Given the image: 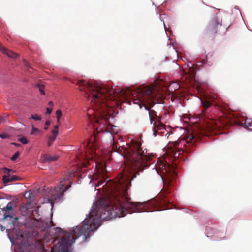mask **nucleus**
<instances>
[{
    "mask_svg": "<svg viewBox=\"0 0 252 252\" xmlns=\"http://www.w3.org/2000/svg\"><path fill=\"white\" fill-rule=\"evenodd\" d=\"M59 125L60 124H58L56 126H54V129L52 131V133L53 134V135L57 136V134H58V128Z\"/></svg>",
    "mask_w": 252,
    "mask_h": 252,
    "instance_id": "4be33fe9",
    "label": "nucleus"
},
{
    "mask_svg": "<svg viewBox=\"0 0 252 252\" xmlns=\"http://www.w3.org/2000/svg\"><path fill=\"white\" fill-rule=\"evenodd\" d=\"M26 226L29 227L36 228L43 230L44 223L41 220L32 218L26 222Z\"/></svg>",
    "mask_w": 252,
    "mask_h": 252,
    "instance_id": "9b49d317",
    "label": "nucleus"
},
{
    "mask_svg": "<svg viewBox=\"0 0 252 252\" xmlns=\"http://www.w3.org/2000/svg\"><path fill=\"white\" fill-rule=\"evenodd\" d=\"M56 138L57 136L54 135L50 136L48 137L47 144L49 147L51 146L52 145L53 143L56 140Z\"/></svg>",
    "mask_w": 252,
    "mask_h": 252,
    "instance_id": "a211bd4d",
    "label": "nucleus"
},
{
    "mask_svg": "<svg viewBox=\"0 0 252 252\" xmlns=\"http://www.w3.org/2000/svg\"><path fill=\"white\" fill-rule=\"evenodd\" d=\"M12 144L16 146H19L20 145L19 144L16 143H13Z\"/></svg>",
    "mask_w": 252,
    "mask_h": 252,
    "instance_id": "473e14b6",
    "label": "nucleus"
},
{
    "mask_svg": "<svg viewBox=\"0 0 252 252\" xmlns=\"http://www.w3.org/2000/svg\"><path fill=\"white\" fill-rule=\"evenodd\" d=\"M238 125L243 126L244 127L249 130H252V122H249L247 120H245L244 123H239Z\"/></svg>",
    "mask_w": 252,
    "mask_h": 252,
    "instance_id": "4468645a",
    "label": "nucleus"
},
{
    "mask_svg": "<svg viewBox=\"0 0 252 252\" xmlns=\"http://www.w3.org/2000/svg\"><path fill=\"white\" fill-rule=\"evenodd\" d=\"M59 158L58 155H50L49 154H45L43 155V161L44 162H51L56 161Z\"/></svg>",
    "mask_w": 252,
    "mask_h": 252,
    "instance_id": "f8f14e48",
    "label": "nucleus"
},
{
    "mask_svg": "<svg viewBox=\"0 0 252 252\" xmlns=\"http://www.w3.org/2000/svg\"><path fill=\"white\" fill-rule=\"evenodd\" d=\"M3 54H6L8 57H10V58H17L18 57V55L13 52V51H11L10 50H9L8 49H7V48H6V51L5 53H2Z\"/></svg>",
    "mask_w": 252,
    "mask_h": 252,
    "instance_id": "2eb2a0df",
    "label": "nucleus"
},
{
    "mask_svg": "<svg viewBox=\"0 0 252 252\" xmlns=\"http://www.w3.org/2000/svg\"><path fill=\"white\" fill-rule=\"evenodd\" d=\"M201 102L204 109L201 115L204 124L202 126L199 125L197 130L194 129L192 132L188 133V136L184 139L173 142L174 148L170 150V153L175 160L182 158L183 156L181 155L184 153H188L194 143L201 139L202 136H208L207 131L214 130L220 127L216 120L209 118L206 115L208 109L211 105L216 106L222 112L227 110V107L220 102L217 95L215 94H210L205 98L201 99Z\"/></svg>",
    "mask_w": 252,
    "mask_h": 252,
    "instance_id": "f03ea898",
    "label": "nucleus"
},
{
    "mask_svg": "<svg viewBox=\"0 0 252 252\" xmlns=\"http://www.w3.org/2000/svg\"><path fill=\"white\" fill-rule=\"evenodd\" d=\"M34 119L36 121H40L42 119V117L37 115H32L29 119Z\"/></svg>",
    "mask_w": 252,
    "mask_h": 252,
    "instance_id": "412c9836",
    "label": "nucleus"
},
{
    "mask_svg": "<svg viewBox=\"0 0 252 252\" xmlns=\"http://www.w3.org/2000/svg\"><path fill=\"white\" fill-rule=\"evenodd\" d=\"M96 130L98 134L104 131L110 134L113 140L111 150L122 155L132 169L139 171L148 166L147 162L152 159L153 155L148 154L146 149L143 150L141 144L138 142L126 143L124 138L114 136L118 133L117 126L108 124L105 127L103 125L102 127H97Z\"/></svg>",
    "mask_w": 252,
    "mask_h": 252,
    "instance_id": "20e7f679",
    "label": "nucleus"
},
{
    "mask_svg": "<svg viewBox=\"0 0 252 252\" xmlns=\"http://www.w3.org/2000/svg\"><path fill=\"white\" fill-rule=\"evenodd\" d=\"M20 154V152L19 151H17L11 158V160L13 161H15L18 158V157L19 156Z\"/></svg>",
    "mask_w": 252,
    "mask_h": 252,
    "instance_id": "5701e85b",
    "label": "nucleus"
},
{
    "mask_svg": "<svg viewBox=\"0 0 252 252\" xmlns=\"http://www.w3.org/2000/svg\"><path fill=\"white\" fill-rule=\"evenodd\" d=\"M221 24L219 22L217 18L211 20L207 24L205 30V34L208 38L214 39L215 35L219 34Z\"/></svg>",
    "mask_w": 252,
    "mask_h": 252,
    "instance_id": "9d476101",
    "label": "nucleus"
},
{
    "mask_svg": "<svg viewBox=\"0 0 252 252\" xmlns=\"http://www.w3.org/2000/svg\"><path fill=\"white\" fill-rule=\"evenodd\" d=\"M0 137L2 139H6L8 137V136L6 134H0Z\"/></svg>",
    "mask_w": 252,
    "mask_h": 252,
    "instance_id": "c756f323",
    "label": "nucleus"
},
{
    "mask_svg": "<svg viewBox=\"0 0 252 252\" xmlns=\"http://www.w3.org/2000/svg\"><path fill=\"white\" fill-rule=\"evenodd\" d=\"M128 94L132 95L131 100L133 104H137L140 108L143 106L146 110H149L151 124H153V135L156 136L157 134L164 133L165 126L160 122V118L155 111L149 110L153 104L164 103L163 91L159 90L156 86L151 85L129 91Z\"/></svg>",
    "mask_w": 252,
    "mask_h": 252,
    "instance_id": "39448f33",
    "label": "nucleus"
},
{
    "mask_svg": "<svg viewBox=\"0 0 252 252\" xmlns=\"http://www.w3.org/2000/svg\"><path fill=\"white\" fill-rule=\"evenodd\" d=\"M48 105L50 107L52 108V107L53 106V102L52 101L49 102Z\"/></svg>",
    "mask_w": 252,
    "mask_h": 252,
    "instance_id": "2f4dec72",
    "label": "nucleus"
},
{
    "mask_svg": "<svg viewBox=\"0 0 252 252\" xmlns=\"http://www.w3.org/2000/svg\"><path fill=\"white\" fill-rule=\"evenodd\" d=\"M89 216L80 225L73 229L70 233L65 232L57 244L52 248L51 252H70L69 248L76 239L81 237L82 242L90 237L91 233L97 229L101 225V221L94 205L92 206Z\"/></svg>",
    "mask_w": 252,
    "mask_h": 252,
    "instance_id": "423d86ee",
    "label": "nucleus"
},
{
    "mask_svg": "<svg viewBox=\"0 0 252 252\" xmlns=\"http://www.w3.org/2000/svg\"><path fill=\"white\" fill-rule=\"evenodd\" d=\"M174 88V91H175V90L178 89L180 88V85L177 82H172L169 86L168 90H169L170 89L171 90L170 91H172V88Z\"/></svg>",
    "mask_w": 252,
    "mask_h": 252,
    "instance_id": "f3484780",
    "label": "nucleus"
},
{
    "mask_svg": "<svg viewBox=\"0 0 252 252\" xmlns=\"http://www.w3.org/2000/svg\"><path fill=\"white\" fill-rule=\"evenodd\" d=\"M36 131H38V129L37 128L32 127V131L31 132V134H34L35 132H36Z\"/></svg>",
    "mask_w": 252,
    "mask_h": 252,
    "instance_id": "c85d7f7f",
    "label": "nucleus"
},
{
    "mask_svg": "<svg viewBox=\"0 0 252 252\" xmlns=\"http://www.w3.org/2000/svg\"><path fill=\"white\" fill-rule=\"evenodd\" d=\"M176 164V162L174 161V164L166 163L164 165H161V172L163 175H160V176L164 183L165 189L166 188L167 190L169 189V188L172 185V182L177 175ZM167 192L168 193L169 192L168 190H167Z\"/></svg>",
    "mask_w": 252,
    "mask_h": 252,
    "instance_id": "0eeeda50",
    "label": "nucleus"
},
{
    "mask_svg": "<svg viewBox=\"0 0 252 252\" xmlns=\"http://www.w3.org/2000/svg\"><path fill=\"white\" fill-rule=\"evenodd\" d=\"M3 183L6 184L8 182L15 181L19 179V177L15 175H13L9 177L7 175H4L2 178Z\"/></svg>",
    "mask_w": 252,
    "mask_h": 252,
    "instance_id": "ddd939ff",
    "label": "nucleus"
},
{
    "mask_svg": "<svg viewBox=\"0 0 252 252\" xmlns=\"http://www.w3.org/2000/svg\"><path fill=\"white\" fill-rule=\"evenodd\" d=\"M80 91L86 92V97L90 101L92 108L88 110L90 120L94 119L96 123L100 121H108V109L111 107L108 101L116 99L118 92L113 88L102 85L89 83L85 80H79L76 83Z\"/></svg>",
    "mask_w": 252,
    "mask_h": 252,
    "instance_id": "7ed1b4c3",
    "label": "nucleus"
},
{
    "mask_svg": "<svg viewBox=\"0 0 252 252\" xmlns=\"http://www.w3.org/2000/svg\"><path fill=\"white\" fill-rule=\"evenodd\" d=\"M52 111V108H46V113L47 114H50Z\"/></svg>",
    "mask_w": 252,
    "mask_h": 252,
    "instance_id": "7c9ffc66",
    "label": "nucleus"
},
{
    "mask_svg": "<svg viewBox=\"0 0 252 252\" xmlns=\"http://www.w3.org/2000/svg\"><path fill=\"white\" fill-rule=\"evenodd\" d=\"M96 136H93L89 141V143L88 146H89L91 148H92V151L94 152V148L93 147L95 146V144L94 143V141L96 140Z\"/></svg>",
    "mask_w": 252,
    "mask_h": 252,
    "instance_id": "dca6fc26",
    "label": "nucleus"
},
{
    "mask_svg": "<svg viewBox=\"0 0 252 252\" xmlns=\"http://www.w3.org/2000/svg\"><path fill=\"white\" fill-rule=\"evenodd\" d=\"M56 114L57 124H60V119L62 115V111L60 110H58L56 112Z\"/></svg>",
    "mask_w": 252,
    "mask_h": 252,
    "instance_id": "aec40b11",
    "label": "nucleus"
},
{
    "mask_svg": "<svg viewBox=\"0 0 252 252\" xmlns=\"http://www.w3.org/2000/svg\"><path fill=\"white\" fill-rule=\"evenodd\" d=\"M18 141L24 144H26L28 143V140L25 137H22L18 139Z\"/></svg>",
    "mask_w": 252,
    "mask_h": 252,
    "instance_id": "b1692460",
    "label": "nucleus"
},
{
    "mask_svg": "<svg viewBox=\"0 0 252 252\" xmlns=\"http://www.w3.org/2000/svg\"><path fill=\"white\" fill-rule=\"evenodd\" d=\"M50 124V121H47L46 122L45 126V127H44V129L45 130H47L48 129V126H49Z\"/></svg>",
    "mask_w": 252,
    "mask_h": 252,
    "instance_id": "cd10ccee",
    "label": "nucleus"
},
{
    "mask_svg": "<svg viewBox=\"0 0 252 252\" xmlns=\"http://www.w3.org/2000/svg\"><path fill=\"white\" fill-rule=\"evenodd\" d=\"M0 51L2 53H5L6 51V48L3 47L0 43Z\"/></svg>",
    "mask_w": 252,
    "mask_h": 252,
    "instance_id": "bb28decb",
    "label": "nucleus"
},
{
    "mask_svg": "<svg viewBox=\"0 0 252 252\" xmlns=\"http://www.w3.org/2000/svg\"><path fill=\"white\" fill-rule=\"evenodd\" d=\"M17 207V202L11 201L8 203L5 207L3 208L0 211V215H2L1 220L5 221L8 220L7 223L14 225V221H17V217H13L15 211Z\"/></svg>",
    "mask_w": 252,
    "mask_h": 252,
    "instance_id": "6e6552de",
    "label": "nucleus"
},
{
    "mask_svg": "<svg viewBox=\"0 0 252 252\" xmlns=\"http://www.w3.org/2000/svg\"><path fill=\"white\" fill-rule=\"evenodd\" d=\"M73 177L74 173L68 172L60 181V185L55 187L54 195L55 199L63 198L64 192L71 186V180Z\"/></svg>",
    "mask_w": 252,
    "mask_h": 252,
    "instance_id": "1a4fd4ad",
    "label": "nucleus"
},
{
    "mask_svg": "<svg viewBox=\"0 0 252 252\" xmlns=\"http://www.w3.org/2000/svg\"><path fill=\"white\" fill-rule=\"evenodd\" d=\"M101 185L105 196L94 204L101 221L123 217L128 213L150 212L148 203L131 201L128 194L131 182L128 177L123 175L116 182L101 180L96 187Z\"/></svg>",
    "mask_w": 252,
    "mask_h": 252,
    "instance_id": "f257e3e1",
    "label": "nucleus"
},
{
    "mask_svg": "<svg viewBox=\"0 0 252 252\" xmlns=\"http://www.w3.org/2000/svg\"><path fill=\"white\" fill-rule=\"evenodd\" d=\"M26 197L30 200V203H31L32 200H34V196L32 194V193L30 191L29 192H27L25 194Z\"/></svg>",
    "mask_w": 252,
    "mask_h": 252,
    "instance_id": "6ab92c4d",
    "label": "nucleus"
},
{
    "mask_svg": "<svg viewBox=\"0 0 252 252\" xmlns=\"http://www.w3.org/2000/svg\"><path fill=\"white\" fill-rule=\"evenodd\" d=\"M38 87H39V90H40L41 93L43 94H44L45 93L43 91V88H44L43 85L39 84Z\"/></svg>",
    "mask_w": 252,
    "mask_h": 252,
    "instance_id": "a878e982",
    "label": "nucleus"
},
{
    "mask_svg": "<svg viewBox=\"0 0 252 252\" xmlns=\"http://www.w3.org/2000/svg\"><path fill=\"white\" fill-rule=\"evenodd\" d=\"M2 170H3L4 175H7L9 177H11V176L10 175V173L12 171V170L9 169L8 168H6V167H4V168H2Z\"/></svg>",
    "mask_w": 252,
    "mask_h": 252,
    "instance_id": "393cba45",
    "label": "nucleus"
}]
</instances>
